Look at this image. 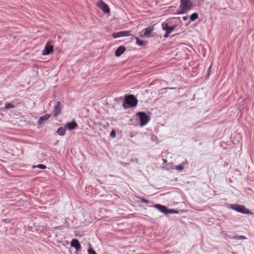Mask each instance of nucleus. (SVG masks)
Here are the masks:
<instances>
[{
	"instance_id": "6",
	"label": "nucleus",
	"mask_w": 254,
	"mask_h": 254,
	"mask_svg": "<svg viewBox=\"0 0 254 254\" xmlns=\"http://www.w3.org/2000/svg\"><path fill=\"white\" fill-rule=\"evenodd\" d=\"M62 105L60 101H57L54 106V109L52 111L53 115L54 117H57L62 111Z\"/></svg>"
},
{
	"instance_id": "5",
	"label": "nucleus",
	"mask_w": 254,
	"mask_h": 254,
	"mask_svg": "<svg viewBox=\"0 0 254 254\" xmlns=\"http://www.w3.org/2000/svg\"><path fill=\"white\" fill-rule=\"evenodd\" d=\"M53 47V45L51 44V42H48L46 44L44 49L42 51V55L45 56L52 54L54 50Z\"/></svg>"
},
{
	"instance_id": "2",
	"label": "nucleus",
	"mask_w": 254,
	"mask_h": 254,
	"mask_svg": "<svg viewBox=\"0 0 254 254\" xmlns=\"http://www.w3.org/2000/svg\"><path fill=\"white\" fill-rule=\"evenodd\" d=\"M192 1V0H181L180 5L181 10L178 11V14H183L187 10H190L193 6Z\"/></svg>"
},
{
	"instance_id": "4",
	"label": "nucleus",
	"mask_w": 254,
	"mask_h": 254,
	"mask_svg": "<svg viewBox=\"0 0 254 254\" xmlns=\"http://www.w3.org/2000/svg\"><path fill=\"white\" fill-rule=\"evenodd\" d=\"M230 208L237 212H240L243 214H253L249 209L246 208V207L243 205H239L237 204H231L230 205Z\"/></svg>"
},
{
	"instance_id": "27",
	"label": "nucleus",
	"mask_w": 254,
	"mask_h": 254,
	"mask_svg": "<svg viewBox=\"0 0 254 254\" xmlns=\"http://www.w3.org/2000/svg\"><path fill=\"white\" fill-rule=\"evenodd\" d=\"M141 201L142 203H146V204H149L150 203V201L144 198H140Z\"/></svg>"
},
{
	"instance_id": "21",
	"label": "nucleus",
	"mask_w": 254,
	"mask_h": 254,
	"mask_svg": "<svg viewBox=\"0 0 254 254\" xmlns=\"http://www.w3.org/2000/svg\"><path fill=\"white\" fill-rule=\"evenodd\" d=\"M233 238L235 240L246 239V237L244 236L240 235H235L233 236Z\"/></svg>"
},
{
	"instance_id": "12",
	"label": "nucleus",
	"mask_w": 254,
	"mask_h": 254,
	"mask_svg": "<svg viewBox=\"0 0 254 254\" xmlns=\"http://www.w3.org/2000/svg\"><path fill=\"white\" fill-rule=\"evenodd\" d=\"M126 51V47L123 46H120L115 51V56L120 57Z\"/></svg>"
},
{
	"instance_id": "23",
	"label": "nucleus",
	"mask_w": 254,
	"mask_h": 254,
	"mask_svg": "<svg viewBox=\"0 0 254 254\" xmlns=\"http://www.w3.org/2000/svg\"><path fill=\"white\" fill-rule=\"evenodd\" d=\"M175 169L178 171H182L184 169V166L182 164H180L175 167Z\"/></svg>"
},
{
	"instance_id": "22",
	"label": "nucleus",
	"mask_w": 254,
	"mask_h": 254,
	"mask_svg": "<svg viewBox=\"0 0 254 254\" xmlns=\"http://www.w3.org/2000/svg\"><path fill=\"white\" fill-rule=\"evenodd\" d=\"M36 167H37L41 169H45L46 168V166L43 164H39L37 166H33V168H36Z\"/></svg>"
},
{
	"instance_id": "29",
	"label": "nucleus",
	"mask_w": 254,
	"mask_h": 254,
	"mask_svg": "<svg viewBox=\"0 0 254 254\" xmlns=\"http://www.w3.org/2000/svg\"><path fill=\"white\" fill-rule=\"evenodd\" d=\"M170 33H167V32H166V33L164 35V37L167 38L169 37V35L170 34Z\"/></svg>"
},
{
	"instance_id": "26",
	"label": "nucleus",
	"mask_w": 254,
	"mask_h": 254,
	"mask_svg": "<svg viewBox=\"0 0 254 254\" xmlns=\"http://www.w3.org/2000/svg\"><path fill=\"white\" fill-rule=\"evenodd\" d=\"M89 254H97L93 248H90L88 250Z\"/></svg>"
},
{
	"instance_id": "14",
	"label": "nucleus",
	"mask_w": 254,
	"mask_h": 254,
	"mask_svg": "<svg viewBox=\"0 0 254 254\" xmlns=\"http://www.w3.org/2000/svg\"><path fill=\"white\" fill-rule=\"evenodd\" d=\"M65 127H59L57 130V133L61 135V136H63L65 134V131H66V129H65Z\"/></svg>"
},
{
	"instance_id": "11",
	"label": "nucleus",
	"mask_w": 254,
	"mask_h": 254,
	"mask_svg": "<svg viewBox=\"0 0 254 254\" xmlns=\"http://www.w3.org/2000/svg\"><path fill=\"white\" fill-rule=\"evenodd\" d=\"M154 207L157 208L158 210H159L160 211L163 213L164 214H167V207L166 206L162 205L160 204H155Z\"/></svg>"
},
{
	"instance_id": "9",
	"label": "nucleus",
	"mask_w": 254,
	"mask_h": 254,
	"mask_svg": "<svg viewBox=\"0 0 254 254\" xmlns=\"http://www.w3.org/2000/svg\"><path fill=\"white\" fill-rule=\"evenodd\" d=\"M70 246L71 247L74 248L76 251H78L81 248L79 241L76 239L71 240Z\"/></svg>"
},
{
	"instance_id": "10",
	"label": "nucleus",
	"mask_w": 254,
	"mask_h": 254,
	"mask_svg": "<svg viewBox=\"0 0 254 254\" xmlns=\"http://www.w3.org/2000/svg\"><path fill=\"white\" fill-rule=\"evenodd\" d=\"M64 126L67 129L72 130L77 127V124L75 121H72L67 123Z\"/></svg>"
},
{
	"instance_id": "20",
	"label": "nucleus",
	"mask_w": 254,
	"mask_h": 254,
	"mask_svg": "<svg viewBox=\"0 0 254 254\" xmlns=\"http://www.w3.org/2000/svg\"><path fill=\"white\" fill-rule=\"evenodd\" d=\"M121 37H126L130 35L129 32L128 31H124L120 32Z\"/></svg>"
},
{
	"instance_id": "18",
	"label": "nucleus",
	"mask_w": 254,
	"mask_h": 254,
	"mask_svg": "<svg viewBox=\"0 0 254 254\" xmlns=\"http://www.w3.org/2000/svg\"><path fill=\"white\" fill-rule=\"evenodd\" d=\"M15 108V106L11 103H6L5 105L4 109H9Z\"/></svg>"
},
{
	"instance_id": "8",
	"label": "nucleus",
	"mask_w": 254,
	"mask_h": 254,
	"mask_svg": "<svg viewBox=\"0 0 254 254\" xmlns=\"http://www.w3.org/2000/svg\"><path fill=\"white\" fill-rule=\"evenodd\" d=\"M162 26V29L167 33H171L176 27V25L170 26L168 23H163Z\"/></svg>"
},
{
	"instance_id": "15",
	"label": "nucleus",
	"mask_w": 254,
	"mask_h": 254,
	"mask_svg": "<svg viewBox=\"0 0 254 254\" xmlns=\"http://www.w3.org/2000/svg\"><path fill=\"white\" fill-rule=\"evenodd\" d=\"M153 28L151 27H147L145 29V32L143 34L144 36H148L151 34L152 32L153 31Z\"/></svg>"
},
{
	"instance_id": "25",
	"label": "nucleus",
	"mask_w": 254,
	"mask_h": 254,
	"mask_svg": "<svg viewBox=\"0 0 254 254\" xmlns=\"http://www.w3.org/2000/svg\"><path fill=\"white\" fill-rule=\"evenodd\" d=\"M116 136V130L113 129L110 133V136L112 138H115Z\"/></svg>"
},
{
	"instance_id": "13",
	"label": "nucleus",
	"mask_w": 254,
	"mask_h": 254,
	"mask_svg": "<svg viewBox=\"0 0 254 254\" xmlns=\"http://www.w3.org/2000/svg\"><path fill=\"white\" fill-rule=\"evenodd\" d=\"M51 117L50 114H46L45 115L41 116L39 120L38 121V123L39 125L42 124L44 122L48 120Z\"/></svg>"
},
{
	"instance_id": "19",
	"label": "nucleus",
	"mask_w": 254,
	"mask_h": 254,
	"mask_svg": "<svg viewBox=\"0 0 254 254\" xmlns=\"http://www.w3.org/2000/svg\"><path fill=\"white\" fill-rule=\"evenodd\" d=\"M179 213V211L173 209H168L167 208V214H177Z\"/></svg>"
},
{
	"instance_id": "7",
	"label": "nucleus",
	"mask_w": 254,
	"mask_h": 254,
	"mask_svg": "<svg viewBox=\"0 0 254 254\" xmlns=\"http://www.w3.org/2000/svg\"><path fill=\"white\" fill-rule=\"evenodd\" d=\"M97 6L102 9L104 13H108L110 11L109 6L102 0H99L97 3Z\"/></svg>"
},
{
	"instance_id": "3",
	"label": "nucleus",
	"mask_w": 254,
	"mask_h": 254,
	"mask_svg": "<svg viewBox=\"0 0 254 254\" xmlns=\"http://www.w3.org/2000/svg\"><path fill=\"white\" fill-rule=\"evenodd\" d=\"M136 117L139 121L140 126L141 127L146 125L150 118V117L144 112H138L136 114Z\"/></svg>"
},
{
	"instance_id": "24",
	"label": "nucleus",
	"mask_w": 254,
	"mask_h": 254,
	"mask_svg": "<svg viewBox=\"0 0 254 254\" xmlns=\"http://www.w3.org/2000/svg\"><path fill=\"white\" fill-rule=\"evenodd\" d=\"M113 37L114 38H119V37H121V35H120V32H115L113 34Z\"/></svg>"
},
{
	"instance_id": "30",
	"label": "nucleus",
	"mask_w": 254,
	"mask_h": 254,
	"mask_svg": "<svg viewBox=\"0 0 254 254\" xmlns=\"http://www.w3.org/2000/svg\"><path fill=\"white\" fill-rule=\"evenodd\" d=\"M183 19L184 20H187L188 19V16H184L183 17Z\"/></svg>"
},
{
	"instance_id": "1",
	"label": "nucleus",
	"mask_w": 254,
	"mask_h": 254,
	"mask_svg": "<svg viewBox=\"0 0 254 254\" xmlns=\"http://www.w3.org/2000/svg\"><path fill=\"white\" fill-rule=\"evenodd\" d=\"M138 100L133 95H126L123 104V108L127 109L130 107H134L137 104Z\"/></svg>"
},
{
	"instance_id": "17",
	"label": "nucleus",
	"mask_w": 254,
	"mask_h": 254,
	"mask_svg": "<svg viewBox=\"0 0 254 254\" xmlns=\"http://www.w3.org/2000/svg\"><path fill=\"white\" fill-rule=\"evenodd\" d=\"M198 17V15L197 13H193L190 15V18L192 21L195 20Z\"/></svg>"
},
{
	"instance_id": "16",
	"label": "nucleus",
	"mask_w": 254,
	"mask_h": 254,
	"mask_svg": "<svg viewBox=\"0 0 254 254\" xmlns=\"http://www.w3.org/2000/svg\"><path fill=\"white\" fill-rule=\"evenodd\" d=\"M136 43L139 46H143L145 45V42L141 40H140L138 38L135 37Z\"/></svg>"
},
{
	"instance_id": "28",
	"label": "nucleus",
	"mask_w": 254,
	"mask_h": 254,
	"mask_svg": "<svg viewBox=\"0 0 254 254\" xmlns=\"http://www.w3.org/2000/svg\"><path fill=\"white\" fill-rule=\"evenodd\" d=\"M2 221L6 223H9L10 222V220L9 219H5L2 220Z\"/></svg>"
}]
</instances>
